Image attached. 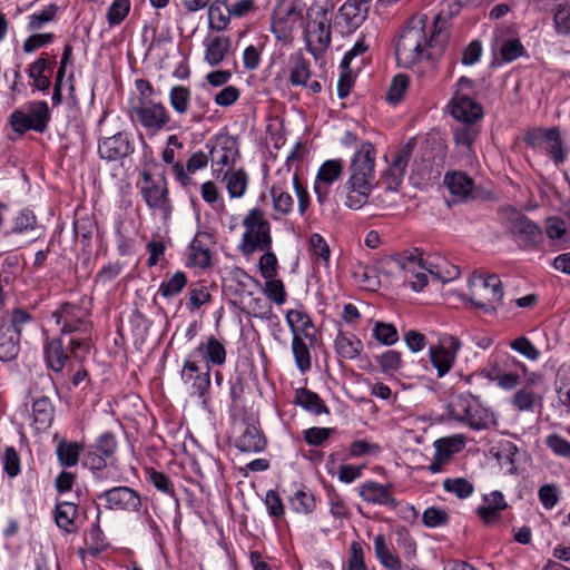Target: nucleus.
<instances>
[{
	"label": "nucleus",
	"instance_id": "1",
	"mask_svg": "<svg viewBox=\"0 0 570 570\" xmlns=\"http://www.w3.org/2000/svg\"><path fill=\"white\" fill-rule=\"evenodd\" d=\"M446 23V19L436 14L428 35V16L413 17L396 42L395 55L399 66L410 68L423 60L433 66L434 56L441 55L448 42Z\"/></svg>",
	"mask_w": 570,
	"mask_h": 570
},
{
	"label": "nucleus",
	"instance_id": "2",
	"mask_svg": "<svg viewBox=\"0 0 570 570\" xmlns=\"http://www.w3.org/2000/svg\"><path fill=\"white\" fill-rule=\"evenodd\" d=\"M376 150L371 142H363L354 154L350 165V176L345 183V206L360 209L367 204L373 188L377 185L375 176Z\"/></svg>",
	"mask_w": 570,
	"mask_h": 570
},
{
	"label": "nucleus",
	"instance_id": "3",
	"mask_svg": "<svg viewBox=\"0 0 570 570\" xmlns=\"http://www.w3.org/2000/svg\"><path fill=\"white\" fill-rule=\"evenodd\" d=\"M330 1H314L305 12L304 39L307 51L316 59L326 52L332 41V12Z\"/></svg>",
	"mask_w": 570,
	"mask_h": 570
},
{
	"label": "nucleus",
	"instance_id": "4",
	"mask_svg": "<svg viewBox=\"0 0 570 570\" xmlns=\"http://www.w3.org/2000/svg\"><path fill=\"white\" fill-rule=\"evenodd\" d=\"M291 187H293L297 196L299 215H305L308 209V191L305 186L301 184L298 176L292 173L291 167L286 165V168L275 173V181L269 190L273 202L274 219H281L283 216H287L293 212L294 198L288 191Z\"/></svg>",
	"mask_w": 570,
	"mask_h": 570
},
{
	"label": "nucleus",
	"instance_id": "5",
	"mask_svg": "<svg viewBox=\"0 0 570 570\" xmlns=\"http://www.w3.org/2000/svg\"><path fill=\"white\" fill-rule=\"evenodd\" d=\"M466 299L485 314H495L503 303V284L497 274L474 272L469 278Z\"/></svg>",
	"mask_w": 570,
	"mask_h": 570
},
{
	"label": "nucleus",
	"instance_id": "6",
	"mask_svg": "<svg viewBox=\"0 0 570 570\" xmlns=\"http://www.w3.org/2000/svg\"><path fill=\"white\" fill-rule=\"evenodd\" d=\"M242 224L245 230L238 248L244 255L272 248L271 223L263 209L256 207L248 210Z\"/></svg>",
	"mask_w": 570,
	"mask_h": 570
},
{
	"label": "nucleus",
	"instance_id": "7",
	"mask_svg": "<svg viewBox=\"0 0 570 570\" xmlns=\"http://www.w3.org/2000/svg\"><path fill=\"white\" fill-rule=\"evenodd\" d=\"M502 224L511 238L521 248H537L543 238L541 228L513 207H505L500 212Z\"/></svg>",
	"mask_w": 570,
	"mask_h": 570
},
{
	"label": "nucleus",
	"instance_id": "8",
	"mask_svg": "<svg viewBox=\"0 0 570 570\" xmlns=\"http://www.w3.org/2000/svg\"><path fill=\"white\" fill-rule=\"evenodd\" d=\"M223 286L234 304L238 305L242 309H249L257 314L253 304H258L259 301H254L253 293L257 288L258 282L243 268L237 266L227 268L223 278ZM258 314L262 315L264 313L258 312Z\"/></svg>",
	"mask_w": 570,
	"mask_h": 570
},
{
	"label": "nucleus",
	"instance_id": "9",
	"mask_svg": "<svg viewBox=\"0 0 570 570\" xmlns=\"http://www.w3.org/2000/svg\"><path fill=\"white\" fill-rule=\"evenodd\" d=\"M206 147L209 149L213 175L219 179L223 173L229 170L239 157V146L236 138L218 135L210 139Z\"/></svg>",
	"mask_w": 570,
	"mask_h": 570
},
{
	"label": "nucleus",
	"instance_id": "10",
	"mask_svg": "<svg viewBox=\"0 0 570 570\" xmlns=\"http://www.w3.org/2000/svg\"><path fill=\"white\" fill-rule=\"evenodd\" d=\"M50 119L49 108L46 101L31 102L27 111L21 109L14 110L9 118L12 129L23 135L29 130L43 132L47 129Z\"/></svg>",
	"mask_w": 570,
	"mask_h": 570
},
{
	"label": "nucleus",
	"instance_id": "11",
	"mask_svg": "<svg viewBox=\"0 0 570 570\" xmlns=\"http://www.w3.org/2000/svg\"><path fill=\"white\" fill-rule=\"evenodd\" d=\"M396 263L413 291L420 292L428 285L430 271L434 267L433 259H425L419 249H414L409 255L400 257Z\"/></svg>",
	"mask_w": 570,
	"mask_h": 570
},
{
	"label": "nucleus",
	"instance_id": "12",
	"mask_svg": "<svg viewBox=\"0 0 570 570\" xmlns=\"http://www.w3.org/2000/svg\"><path fill=\"white\" fill-rule=\"evenodd\" d=\"M140 176L144 181V185L140 187V194L147 206L153 210L159 212L164 218L169 217L171 205L165 176L154 179L151 174L146 170Z\"/></svg>",
	"mask_w": 570,
	"mask_h": 570
},
{
	"label": "nucleus",
	"instance_id": "13",
	"mask_svg": "<svg viewBox=\"0 0 570 570\" xmlns=\"http://www.w3.org/2000/svg\"><path fill=\"white\" fill-rule=\"evenodd\" d=\"M57 325H61V334H79L89 335L91 331V322L88 313L80 306L63 303L55 312H52Z\"/></svg>",
	"mask_w": 570,
	"mask_h": 570
},
{
	"label": "nucleus",
	"instance_id": "14",
	"mask_svg": "<svg viewBox=\"0 0 570 570\" xmlns=\"http://www.w3.org/2000/svg\"><path fill=\"white\" fill-rule=\"evenodd\" d=\"M132 114L140 125L150 132L161 130L170 120L169 112L163 104L145 98H140L138 104L132 106Z\"/></svg>",
	"mask_w": 570,
	"mask_h": 570
},
{
	"label": "nucleus",
	"instance_id": "15",
	"mask_svg": "<svg viewBox=\"0 0 570 570\" xmlns=\"http://www.w3.org/2000/svg\"><path fill=\"white\" fill-rule=\"evenodd\" d=\"M416 140L410 138L406 144L400 147L393 157L392 164L384 170L382 175V184L390 191H395L403 181L405 169L415 148Z\"/></svg>",
	"mask_w": 570,
	"mask_h": 570
},
{
	"label": "nucleus",
	"instance_id": "16",
	"mask_svg": "<svg viewBox=\"0 0 570 570\" xmlns=\"http://www.w3.org/2000/svg\"><path fill=\"white\" fill-rule=\"evenodd\" d=\"M460 350L461 342L454 336H445L440 340L438 345L430 346V360L432 365L436 368L439 377L450 372Z\"/></svg>",
	"mask_w": 570,
	"mask_h": 570
},
{
	"label": "nucleus",
	"instance_id": "17",
	"mask_svg": "<svg viewBox=\"0 0 570 570\" xmlns=\"http://www.w3.org/2000/svg\"><path fill=\"white\" fill-rule=\"evenodd\" d=\"M135 151V142L127 132H117L98 142L99 157L106 161H119Z\"/></svg>",
	"mask_w": 570,
	"mask_h": 570
},
{
	"label": "nucleus",
	"instance_id": "18",
	"mask_svg": "<svg viewBox=\"0 0 570 570\" xmlns=\"http://www.w3.org/2000/svg\"><path fill=\"white\" fill-rule=\"evenodd\" d=\"M527 145L540 148L549 153L556 163L564 160V153L561 146L560 132L557 128L533 129L524 138Z\"/></svg>",
	"mask_w": 570,
	"mask_h": 570
},
{
	"label": "nucleus",
	"instance_id": "19",
	"mask_svg": "<svg viewBox=\"0 0 570 570\" xmlns=\"http://www.w3.org/2000/svg\"><path fill=\"white\" fill-rule=\"evenodd\" d=\"M105 507L110 510L138 511L141 505L139 494L129 487H115L99 494Z\"/></svg>",
	"mask_w": 570,
	"mask_h": 570
},
{
	"label": "nucleus",
	"instance_id": "20",
	"mask_svg": "<svg viewBox=\"0 0 570 570\" xmlns=\"http://www.w3.org/2000/svg\"><path fill=\"white\" fill-rule=\"evenodd\" d=\"M180 379L195 394L204 397L210 386V366L205 365V370H202L194 360L187 358L183 364Z\"/></svg>",
	"mask_w": 570,
	"mask_h": 570
},
{
	"label": "nucleus",
	"instance_id": "21",
	"mask_svg": "<svg viewBox=\"0 0 570 570\" xmlns=\"http://www.w3.org/2000/svg\"><path fill=\"white\" fill-rule=\"evenodd\" d=\"M449 110L453 118L463 122H475L483 116L481 105L471 98L469 92L454 91Z\"/></svg>",
	"mask_w": 570,
	"mask_h": 570
},
{
	"label": "nucleus",
	"instance_id": "22",
	"mask_svg": "<svg viewBox=\"0 0 570 570\" xmlns=\"http://www.w3.org/2000/svg\"><path fill=\"white\" fill-rule=\"evenodd\" d=\"M343 165L344 163L341 159H330L323 163L318 168L314 191L320 204L326 202L331 185L342 175Z\"/></svg>",
	"mask_w": 570,
	"mask_h": 570
},
{
	"label": "nucleus",
	"instance_id": "23",
	"mask_svg": "<svg viewBox=\"0 0 570 570\" xmlns=\"http://www.w3.org/2000/svg\"><path fill=\"white\" fill-rule=\"evenodd\" d=\"M358 495L367 503L396 509L399 503L392 493V485L376 481L363 482L357 489Z\"/></svg>",
	"mask_w": 570,
	"mask_h": 570
},
{
	"label": "nucleus",
	"instance_id": "24",
	"mask_svg": "<svg viewBox=\"0 0 570 570\" xmlns=\"http://www.w3.org/2000/svg\"><path fill=\"white\" fill-rule=\"evenodd\" d=\"M215 244L212 234L199 232L189 245V263L202 269L209 267L212 261L210 248Z\"/></svg>",
	"mask_w": 570,
	"mask_h": 570
},
{
	"label": "nucleus",
	"instance_id": "25",
	"mask_svg": "<svg viewBox=\"0 0 570 570\" xmlns=\"http://www.w3.org/2000/svg\"><path fill=\"white\" fill-rule=\"evenodd\" d=\"M508 504L500 491L484 495L483 504L478 508V515L488 525L499 522L501 512Z\"/></svg>",
	"mask_w": 570,
	"mask_h": 570
},
{
	"label": "nucleus",
	"instance_id": "26",
	"mask_svg": "<svg viewBox=\"0 0 570 570\" xmlns=\"http://www.w3.org/2000/svg\"><path fill=\"white\" fill-rule=\"evenodd\" d=\"M372 0H346L338 13L350 29H356L366 19Z\"/></svg>",
	"mask_w": 570,
	"mask_h": 570
},
{
	"label": "nucleus",
	"instance_id": "27",
	"mask_svg": "<svg viewBox=\"0 0 570 570\" xmlns=\"http://www.w3.org/2000/svg\"><path fill=\"white\" fill-rule=\"evenodd\" d=\"M43 354L46 365L56 373H61L69 361L68 352L60 337L48 340L43 346Z\"/></svg>",
	"mask_w": 570,
	"mask_h": 570
},
{
	"label": "nucleus",
	"instance_id": "28",
	"mask_svg": "<svg viewBox=\"0 0 570 570\" xmlns=\"http://www.w3.org/2000/svg\"><path fill=\"white\" fill-rule=\"evenodd\" d=\"M232 46L229 37L215 36L204 40V60L212 67L218 66L224 61Z\"/></svg>",
	"mask_w": 570,
	"mask_h": 570
},
{
	"label": "nucleus",
	"instance_id": "29",
	"mask_svg": "<svg viewBox=\"0 0 570 570\" xmlns=\"http://www.w3.org/2000/svg\"><path fill=\"white\" fill-rule=\"evenodd\" d=\"M444 184L449 188L451 195L458 202L466 200L471 196L474 188L473 179L462 171H452L445 174Z\"/></svg>",
	"mask_w": 570,
	"mask_h": 570
},
{
	"label": "nucleus",
	"instance_id": "30",
	"mask_svg": "<svg viewBox=\"0 0 570 570\" xmlns=\"http://www.w3.org/2000/svg\"><path fill=\"white\" fill-rule=\"evenodd\" d=\"M236 448L242 452L256 453L265 449L266 441L255 424L244 423L242 433L236 439Z\"/></svg>",
	"mask_w": 570,
	"mask_h": 570
},
{
	"label": "nucleus",
	"instance_id": "31",
	"mask_svg": "<svg viewBox=\"0 0 570 570\" xmlns=\"http://www.w3.org/2000/svg\"><path fill=\"white\" fill-rule=\"evenodd\" d=\"M78 515V505L70 501L57 502L55 509V522L57 527L66 533L76 532V518Z\"/></svg>",
	"mask_w": 570,
	"mask_h": 570
},
{
	"label": "nucleus",
	"instance_id": "32",
	"mask_svg": "<svg viewBox=\"0 0 570 570\" xmlns=\"http://www.w3.org/2000/svg\"><path fill=\"white\" fill-rule=\"evenodd\" d=\"M233 18L228 9V0H214L208 7V28L215 31H224L228 28Z\"/></svg>",
	"mask_w": 570,
	"mask_h": 570
},
{
	"label": "nucleus",
	"instance_id": "33",
	"mask_svg": "<svg viewBox=\"0 0 570 570\" xmlns=\"http://www.w3.org/2000/svg\"><path fill=\"white\" fill-rule=\"evenodd\" d=\"M286 323L293 335L301 333L311 345L315 344L316 337L313 333H309V328H313L314 325L311 317L305 312L301 309H289L286 314Z\"/></svg>",
	"mask_w": 570,
	"mask_h": 570
},
{
	"label": "nucleus",
	"instance_id": "34",
	"mask_svg": "<svg viewBox=\"0 0 570 570\" xmlns=\"http://www.w3.org/2000/svg\"><path fill=\"white\" fill-rule=\"evenodd\" d=\"M334 347L340 357L354 360L363 351V343L352 333L340 332L335 337Z\"/></svg>",
	"mask_w": 570,
	"mask_h": 570
},
{
	"label": "nucleus",
	"instance_id": "35",
	"mask_svg": "<svg viewBox=\"0 0 570 570\" xmlns=\"http://www.w3.org/2000/svg\"><path fill=\"white\" fill-rule=\"evenodd\" d=\"M195 352H199L206 362V365H223L226 362V348L224 344L218 341L215 336L207 338L205 343H202Z\"/></svg>",
	"mask_w": 570,
	"mask_h": 570
},
{
	"label": "nucleus",
	"instance_id": "36",
	"mask_svg": "<svg viewBox=\"0 0 570 570\" xmlns=\"http://www.w3.org/2000/svg\"><path fill=\"white\" fill-rule=\"evenodd\" d=\"M306 338L301 333H295L292 338V353L294 356L295 365L298 371L304 374L308 372L312 367V355L309 342L305 341Z\"/></svg>",
	"mask_w": 570,
	"mask_h": 570
},
{
	"label": "nucleus",
	"instance_id": "37",
	"mask_svg": "<svg viewBox=\"0 0 570 570\" xmlns=\"http://www.w3.org/2000/svg\"><path fill=\"white\" fill-rule=\"evenodd\" d=\"M468 424L471 429L480 431L487 430L495 423L494 414L480 405L478 402L472 404V407L466 415V419L462 421Z\"/></svg>",
	"mask_w": 570,
	"mask_h": 570
},
{
	"label": "nucleus",
	"instance_id": "38",
	"mask_svg": "<svg viewBox=\"0 0 570 570\" xmlns=\"http://www.w3.org/2000/svg\"><path fill=\"white\" fill-rule=\"evenodd\" d=\"M311 65L302 53H297L291 57L289 67V83L294 87L306 86V82L311 78Z\"/></svg>",
	"mask_w": 570,
	"mask_h": 570
},
{
	"label": "nucleus",
	"instance_id": "39",
	"mask_svg": "<svg viewBox=\"0 0 570 570\" xmlns=\"http://www.w3.org/2000/svg\"><path fill=\"white\" fill-rule=\"evenodd\" d=\"M33 423L37 430L49 428L53 420V406L47 396L35 400L32 404Z\"/></svg>",
	"mask_w": 570,
	"mask_h": 570
},
{
	"label": "nucleus",
	"instance_id": "40",
	"mask_svg": "<svg viewBox=\"0 0 570 570\" xmlns=\"http://www.w3.org/2000/svg\"><path fill=\"white\" fill-rule=\"evenodd\" d=\"M296 22V19L282 16L281 11L274 9L271 29L277 40L282 42H288L292 38V32Z\"/></svg>",
	"mask_w": 570,
	"mask_h": 570
},
{
	"label": "nucleus",
	"instance_id": "41",
	"mask_svg": "<svg viewBox=\"0 0 570 570\" xmlns=\"http://www.w3.org/2000/svg\"><path fill=\"white\" fill-rule=\"evenodd\" d=\"M374 551L380 562L389 570H402V562L397 556L389 549L385 537L377 534L374 537Z\"/></svg>",
	"mask_w": 570,
	"mask_h": 570
},
{
	"label": "nucleus",
	"instance_id": "42",
	"mask_svg": "<svg viewBox=\"0 0 570 570\" xmlns=\"http://www.w3.org/2000/svg\"><path fill=\"white\" fill-rule=\"evenodd\" d=\"M223 178L226 180V188L232 198H239L245 194L248 177L244 169L232 173L226 170L223 173Z\"/></svg>",
	"mask_w": 570,
	"mask_h": 570
},
{
	"label": "nucleus",
	"instance_id": "43",
	"mask_svg": "<svg viewBox=\"0 0 570 570\" xmlns=\"http://www.w3.org/2000/svg\"><path fill=\"white\" fill-rule=\"evenodd\" d=\"M465 445L464 438L462 435H453L449 438H442L434 442L435 454L449 462L454 453L460 452Z\"/></svg>",
	"mask_w": 570,
	"mask_h": 570
},
{
	"label": "nucleus",
	"instance_id": "44",
	"mask_svg": "<svg viewBox=\"0 0 570 570\" xmlns=\"http://www.w3.org/2000/svg\"><path fill=\"white\" fill-rule=\"evenodd\" d=\"M55 60L48 61L43 55L30 65L29 77L33 80V86L40 90L46 91L50 87V78L45 75L46 69L53 65Z\"/></svg>",
	"mask_w": 570,
	"mask_h": 570
},
{
	"label": "nucleus",
	"instance_id": "45",
	"mask_svg": "<svg viewBox=\"0 0 570 570\" xmlns=\"http://www.w3.org/2000/svg\"><path fill=\"white\" fill-rule=\"evenodd\" d=\"M480 130L475 122L460 121L453 129V139L456 146L470 150Z\"/></svg>",
	"mask_w": 570,
	"mask_h": 570
},
{
	"label": "nucleus",
	"instance_id": "46",
	"mask_svg": "<svg viewBox=\"0 0 570 570\" xmlns=\"http://www.w3.org/2000/svg\"><path fill=\"white\" fill-rule=\"evenodd\" d=\"M295 402L305 410L313 412L314 414L327 412V409L320 396L307 389H298L296 391Z\"/></svg>",
	"mask_w": 570,
	"mask_h": 570
},
{
	"label": "nucleus",
	"instance_id": "47",
	"mask_svg": "<svg viewBox=\"0 0 570 570\" xmlns=\"http://www.w3.org/2000/svg\"><path fill=\"white\" fill-rule=\"evenodd\" d=\"M546 234L556 245L562 246L569 242V230L566 220L559 217H550L546 222Z\"/></svg>",
	"mask_w": 570,
	"mask_h": 570
},
{
	"label": "nucleus",
	"instance_id": "48",
	"mask_svg": "<svg viewBox=\"0 0 570 570\" xmlns=\"http://www.w3.org/2000/svg\"><path fill=\"white\" fill-rule=\"evenodd\" d=\"M82 445L77 442H60L57 446V456L63 466H73L78 463Z\"/></svg>",
	"mask_w": 570,
	"mask_h": 570
},
{
	"label": "nucleus",
	"instance_id": "49",
	"mask_svg": "<svg viewBox=\"0 0 570 570\" xmlns=\"http://www.w3.org/2000/svg\"><path fill=\"white\" fill-rule=\"evenodd\" d=\"M474 402V400H471L466 395H454L449 403L448 413L455 421L462 422L464 419H466V415L469 414V411Z\"/></svg>",
	"mask_w": 570,
	"mask_h": 570
},
{
	"label": "nucleus",
	"instance_id": "50",
	"mask_svg": "<svg viewBox=\"0 0 570 570\" xmlns=\"http://www.w3.org/2000/svg\"><path fill=\"white\" fill-rule=\"evenodd\" d=\"M169 102L178 115H185L190 104V90L184 86H174L169 92Z\"/></svg>",
	"mask_w": 570,
	"mask_h": 570
},
{
	"label": "nucleus",
	"instance_id": "51",
	"mask_svg": "<svg viewBox=\"0 0 570 570\" xmlns=\"http://www.w3.org/2000/svg\"><path fill=\"white\" fill-rule=\"evenodd\" d=\"M289 504L293 511L308 514L315 509L314 495L305 490H297L291 498Z\"/></svg>",
	"mask_w": 570,
	"mask_h": 570
},
{
	"label": "nucleus",
	"instance_id": "52",
	"mask_svg": "<svg viewBox=\"0 0 570 570\" xmlns=\"http://www.w3.org/2000/svg\"><path fill=\"white\" fill-rule=\"evenodd\" d=\"M460 275V271L456 266L448 263L445 259L434 262V267L430 271V276L442 283L455 279Z\"/></svg>",
	"mask_w": 570,
	"mask_h": 570
},
{
	"label": "nucleus",
	"instance_id": "53",
	"mask_svg": "<svg viewBox=\"0 0 570 570\" xmlns=\"http://www.w3.org/2000/svg\"><path fill=\"white\" fill-rule=\"evenodd\" d=\"M187 277L183 272H176L169 279L163 282L159 286V293L164 297L178 295L186 286Z\"/></svg>",
	"mask_w": 570,
	"mask_h": 570
},
{
	"label": "nucleus",
	"instance_id": "54",
	"mask_svg": "<svg viewBox=\"0 0 570 570\" xmlns=\"http://www.w3.org/2000/svg\"><path fill=\"white\" fill-rule=\"evenodd\" d=\"M308 246L312 255L325 266H328L331 250L324 237L317 233L312 234L308 238Z\"/></svg>",
	"mask_w": 570,
	"mask_h": 570
},
{
	"label": "nucleus",
	"instance_id": "55",
	"mask_svg": "<svg viewBox=\"0 0 570 570\" xmlns=\"http://www.w3.org/2000/svg\"><path fill=\"white\" fill-rule=\"evenodd\" d=\"M381 371L385 374L396 372L402 366L401 353L394 350H389L375 357Z\"/></svg>",
	"mask_w": 570,
	"mask_h": 570
},
{
	"label": "nucleus",
	"instance_id": "56",
	"mask_svg": "<svg viewBox=\"0 0 570 570\" xmlns=\"http://www.w3.org/2000/svg\"><path fill=\"white\" fill-rule=\"evenodd\" d=\"M130 11L129 0H115L107 10V21L109 26L120 24Z\"/></svg>",
	"mask_w": 570,
	"mask_h": 570
},
{
	"label": "nucleus",
	"instance_id": "57",
	"mask_svg": "<svg viewBox=\"0 0 570 570\" xmlns=\"http://www.w3.org/2000/svg\"><path fill=\"white\" fill-rule=\"evenodd\" d=\"M443 488L446 492L454 493L460 499L469 498L474 490L473 484L464 478L445 479Z\"/></svg>",
	"mask_w": 570,
	"mask_h": 570
},
{
	"label": "nucleus",
	"instance_id": "58",
	"mask_svg": "<svg viewBox=\"0 0 570 570\" xmlns=\"http://www.w3.org/2000/svg\"><path fill=\"white\" fill-rule=\"evenodd\" d=\"M554 30L558 35H570V6L558 4L553 13Z\"/></svg>",
	"mask_w": 570,
	"mask_h": 570
},
{
	"label": "nucleus",
	"instance_id": "59",
	"mask_svg": "<svg viewBox=\"0 0 570 570\" xmlns=\"http://www.w3.org/2000/svg\"><path fill=\"white\" fill-rule=\"evenodd\" d=\"M373 336L380 343L387 346L393 345L399 341V333L394 325L384 322H376Z\"/></svg>",
	"mask_w": 570,
	"mask_h": 570
},
{
	"label": "nucleus",
	"instance_id": "60",
	"mask_svg": "<svg viewBox=\"0 0 570 570\" xmlns=\"http://www.w3.org/2000/svg\"><path fill=\"white\" fill-rule=\"evenodd\" d=\"M37 226V217L30 209H22L14 217L12 223V233L22 234L28 230H33Z\"/></svg>",
	"mask_w": 570,
	"mask_h": 570
},
{
	"label": "nucleus",
	"instance_id": "61",
	"mask_svg": "<svg viewBox=\"0 0 570 570\" xmlns=\"http://www.w3.org/2000/svg\"><path fill=\"white\" fill-rule=\"evenodd\" d=\"M407 87H409V77L403 73L396 75L393 78L390 89L387 91L386 99L389 100V102L394 104V105L400 102L402 100L405 91L407 90Z\"/></svg>",
	"mask_w": 570,
	"mask_h": 570
},
{
	"label": "nucleus",
	"instance_id": "62",
	"mask_svg": "<svg viewBox=\"0 0 570 570\" xmlns=\"http://www.w3.org/2000/svg\"><path fill=\"white\" fill-rule=\"evenodd\" d=\"M537 403H540V397L527 387L519 390L512 399L513 406L519 411H530Z\"/></svg>",
	"mask_w": 570,
	"mask_h": 570
},
{
	"label": "nucleus",
	"instance_id": "63",
	"mask_svg": "<svg viewBox=\"0 0 570 570\" xmlns=\"http://www.w3.org/2000/svg\"><path fill=\"white\" fill-rule=\"evenodd\" d=\"M275 9L281 11L282 16L299 20L303 19L305 3L303 0H277Z\"/></svg>",
	"mask_w": 570,
	"mask_h": 570
},
{
	"label": "nucleus",
	"instance_id": "64",
	"mask_svg": "<svg viewBox=\"0 0 570 570\" xmlns=\"http://www.w3.org/2000/svg\"><path fill=\"white\" fill-rule=\"evenodd\" d=\"M346 570H367L364 561V550L358 541H353L350 544Z\"/></svg>",
	"mask_w": 570,
	"mask_h": 570
}]
</instances>
